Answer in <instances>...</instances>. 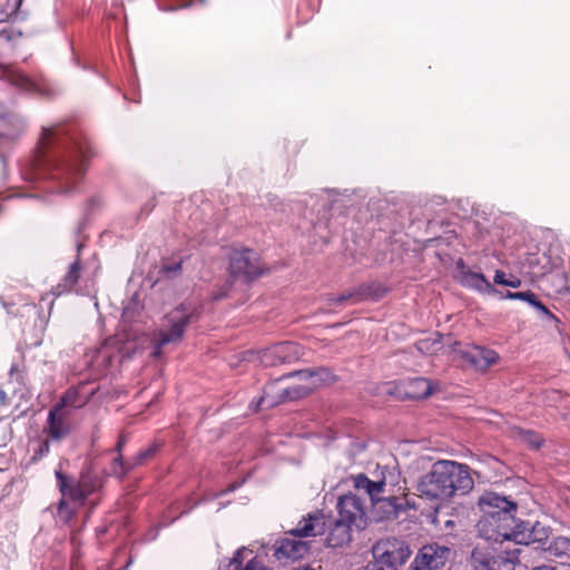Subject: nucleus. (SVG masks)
Masks as SVG:
<instances>
[{"label": "nucleus", "instance_id": "4c0bfd02", "mask_svg": "<svg viewBox=\"0 0 570 570\" xmlns=\"http://www.w3.org/2000/svg\"><path fill=\"white\" fill-rule=\"evenodd\" d=\"M127 443V436L126 435H121L116 444V451L120 454L122 448L125 446V444Z\"/></svg>", "mask_w": 570, "mask_h": 570}, {"label": "nucleus", "instance_id": "7c9ffc66", "mask_svg": "<svg viewBox=\"0 0 570 570\" xmlns=\"http://www.w3.org/2000/svg\"><path fill=\"white\" fill-rule=\"evenodd\" d=\"M67 501H69L67 498H63L60 500L58 505V517L60 520H62L65 523L69 522L73 515V510L69 508Z\"/></svg>", "mask_w": 570, "mask_h": 570}, {"label": "nucleus", "instance_id": "4468645a", "mask_svg": "<svg viewBox=\"0 0 570 570\" xmlns=\"http://www.w3.org/2000/svg\"><path fill=\"white\" fill-rule=\"evenodd\" d=\"M338 518L340 520L347 522L356 528H363L364 521V509L361 500L354 494H345L338 499L337 502Z\"/></svg>", "mask_w": 570, "mask_h": 570}, {"label": "nucleus", "instance_id": "6ab92c4d", "mask_svg": "<svg viewBox=\"0 0 570 570\" xmlns=\"http://www.w3.org/2000/svg\"><path fill=\"white\" fill-rule=\"evenodd\" d=\"M325 530H328L326 544L332 548L343 547L352 540V528L354 525L340 519L332 520L325 517Z\"/></svg>", "mask_w": 570, "mask_h": 570}, {"label": "nucleus", "instance_id": "f704fd0d", "mask_svg": "<svg viewBox=\"0 0 570 570\" xmlns=\"http://www.w3.org/2000/svg\"><path fill=\"white\" fill-rule=\"evenodd\" d=\"M50 451V444L48 440H45L40 442L38 449L33 450V458L35 459H41L45 455H47Z\"/></svg>", "mask_w": 570, "mask_h": 570}, {"label": "nucleus", "instance_id": "79ce46f5", "mask_svg": "<svg viewBox=\"0 0 570 570\" xmlns=\"http://www.w3.org/2000/svg\"><path fill=\"white\" fill-rule=\"evenodd\" d=\"M4 397V392L0 391V399Z\"/></svg>", "mask_w": 570, "mask_h": 570}, {"label": "nucleus", "instance_id": "9b49d317", "mask_svg": "<svg viewBox=\"0 0 570 570\" xmlns=\"http://www.w3.org/2000/svg\"><path fill=\"white\" fill-rule=\"evenodd\" d=\"M302 356L303 347L293 342H281L259 352V361L264 366L294 363Z\"/></svg>", "mask_w": 570, "mask_h": 570}, {"label": "nucleus", "instance_id": "b1692460", "mask_svg": "<svg viewBox=\"0 0 570 570\" xmlns=\"http://www.w3.org/2000/svg\"><path fill=\"white\" fill-rule=\"evenodd\" d=\"M90 393H82L79 389H69L61 399V406L79 409L88 403Z\"/></svg>", "mask_w": 570, "mask_h": 570}, {"label": "nucleus", "instance_id": "ddd939ff", "mask_svg": "<svg viewBox=\"0 0 570 570\" xmlns=\"http://www.w3.org/2000/svg\"><path fill=\"white\" fill-rule=\"evenodd\" d=\"M229 268L235 277H243L244 279H252L262 274L257 262V254L248 248L232 253Z\"/></svg>", "mask_w": 570, "mask_h": 570}, {"label": "nucleus", "instance_id": "5701e85b", "mask_svg": "<svg viewBox=\"0 0 570 570\" xmlns=\"http://www.w3.org/2000/svg\"><path fill=\"white\" fill-rule=\"evenodd\" d=\"M80 277V261L77 258L69 267V271L61 279V282L52 288L53 296H60L65 293H69L73 286L77 284Z\"/></svg>", "mask_w": 570, "mask_h": 570}, {"label": "nucleus", "instance_id": "2eb2a0df", "mask_svg": "<svg viewBox=\"0 0 570 570\" xmlns=\"http://www.w3.org/2000/svg\"><path fill=\"white\" fill-rule=\"evenodd\" d=\"M439 385L425 377H410L400 382L399 393L406 399L421 400L430 396Z\"/></svg>", "mask_w": 570, "mask_h": 570}, {"label": "nucleus", "instance_id": "1a4fd4ad", "mask_svg": "<svg viewBox=\"0 0 570 570\" xmlns=\"http://www.w3.org/2000/svg\"><path fill=\"white\" fill-rule=\"evenodd\" d=\"M373 559L394 563L399 567L404 564L412 554L410 546L406 541L387 537L376 541L372 547Z\"/></svg>", "mask_w": 570, "mask_h": 570}, {"label": "nucleus", "instance_id": "cd10ccee", "mask_svg": "<svg viewBox=\"0 0 570 570\" xmlns=\"http://www.w3.org/2000/svg\"><path fill=\"white\" fill-rule=\"evenodd\" d=\"M419 352L424 354H432L438 351V348L441 347V343L438 340L433 338H424L420 340L415 344Z\"/></svg>", "mask_w": 570, "mask_h": 570}, {"label": "nucleus", "instance_id": "58836bf2", "mask_svg": "<svg viewBox=\"0 0 570 570\" xmlns=\"http://www.w3.org/2000/svg\"><path fill=\"white\" fill-rule=\"evenodd\" d=\"M180 268H181V263H175L173 265L167 266L165 269H166V273L170 274V273H177L178 271H180Z\"/></svg>", "mask_w": 570, "mask_h": 570}, {"label": "nucleus", "instance_id": "39448f33", "mask_svg": "<svg viewBox=\"0 0 570 570\" xmlns=\"http://www.w3.org/2000/svg\"><path fill=\"white\" fill-rule=\"evenodd\" d=\"M325 524V515L322 512L308 513L295 529L287 532V537L277 542L275 550L277 559L303 558L309 551V543L305 539L324 534Z\"/></svg>", "mask_w": 570, "mask_h": 570}, {"label": "nucleus", "instance_id": "ea45409f", "mask_svg": "<svg viewBox=\"0 0 570 570\" xmlns=\"http://www.w3.org/2000/svg\"><path fill=\"white\" fill-rule=\"evenodd\" d=\"M23 0H14V4L11 7V13L10 14H14L16 17L18 16V11H19V8L21 6Z\"/></svg>", "mask_w": 570, "mask_h": 570}, {"label": "nucleus", "instance_id": "a211bd4d", "mask_svg": "<svg viewBox=\"0 0 570 570\" xmlns=\"http://www.w3.org/2000/svg\"><path fill=\"white\" fill-rule=\"evenodd\" d=\"M47 423L46 431L52 440L59 441L70 432L69 412L61 405H56L49 411Z\"/></svg>", "mask_w": 570, "mask_h": 570}, {"label": "nucleus", "instance_id": "423d86ee", "mask_svg": "<svg viewBox=\"0 0 570 570\" xmlns=\"http://www.w3.org/2000/svg\"><path fill=\"white\" fill-rule=\"evenodd\" d=\"M189 322L190 313L184 306H178L166 314L151 335V356L158 358L166 345L180 343Z\"/></svg>", "mask_w": 570, "mask_h": 570}, {"label": "nucleus", "instance_id": "f03ea898", "mask_svg": "<svg viewBox=\"0 0 570 570\" xmlns=\"http://www.w3.org/2000/svg\"><path fill=\"white\" fill-rule=\"evenodd\" d=\"M473 488L469 466L450 460L436 461L417 483L420 497L430 501H446L458 492L465 493Z\"/></svg>", "mask_w": 570, "mask_h": 570}, {"label": "nucleus", "instance_id": "412c9836", "mask_svg": "<svg viewBox=\"0 0 570 570\" xmlns=\"http://www.w3.org/2000/svg\"><path fill=\"white\" fill-rule=\"evenodd\" d=\"M159 445L157 443L150 444L148 448L140 450L130 461L124 462L122 456L118 455L114 460L112 473L117 476H122L127 470H130L137 465H141L151 459L158 451Z\"/></svg>", "mask_w": 570, "mask_h": 570}, {"label": "nucleus", "instance_id": "f257e3e1", "mask_svg": "<svg viewBox=\"0 0 570 570\" xmlns=\"http://www.w3.org/2000/svg\"><path fill=\"white\" fill-rule=\"evenodd\" d=\"M56 141H58L56 129L43 128L39 141L37 166L41 171L39 175H45L48 171L52 179L59 181V190L67 193L83 176L88 150L82 145L73 144L59 148L58 151H51L50 148Z\"/></svg>", "mask_w": 570, "mask_h": 570}, {"label": "nucleus", "instance_id": "20e7f679", "mask_svg": "<svg viewBox=\"0 0 570 570\" xmlns=\"http://www.w3.org/2000/svg\"><path fill=\"white\" fill-rule=\"evenodd\" d=\"M479 504L483 511L476 523L478 533L487 541L513 542L517 529V503L493 492L484 493Z\"/></svg>", "mask_w": 570, "mask_h": 570}, {"label": "nucleus", "instance_id": "6e6552de", "mask_svg": "<svg viewBox=\"0 0 570 570\" xmlns=\"http://www.w3.org/2000/svg\"><path fill=\"white\" fill-rule=\"evenodd\" d=\"M521 549H507L498 554L484 551L481 547L473 549L471 560L474 570H514L519 562Z\"/></svg>", "mask_w": 570, "mask_h": 570}, {"label": "nucleus", "instance_id": "c9c22d12", "mask_svg": "<svg viewBox=\"0 0 570 570\" xmlns=\"http://www.w3.org/2000/svg\"><path fill=\"white\" fill-rule=\"evenodd\" d=\"M509 277H507V274L503 271H497L493 277V282L498 285L505 286L508 283Z\"/></svg>", "mask_w": 570, "mask_h": 570}, {"label": "nucleus", "instance_id": "72a5a7b5", "mask_svg": "<svg viewBox=\"0 0 570 570\" xmlns=\"http://www.w3.org/2000/svg\"><path fill=\"white\" fill-rule=\"evenodd\" d=\"M530 305L533 306L537 311H539L547 318H549V320L556 318V316L549 311V308L541 301L538 299L537 295L534 296V298Z\"/></svg>", "mask_w": 570, "mask_h": 570}, {"label": "nucleus", "instance_id": "2f4dec72", "mask_svg": "<svg viewBox=\"0 0 570 570\" xmlns=\"http://www.w3.org/2000/svg\"><path fill=\"white\" fill-rule=\"evenodd\" d=\"M355 292H346V293H343L341 295H337V296H328L326 298V306L327 307H333V306H337V305H341L343 304L344 302H346L347 299H351L355 296Z\"/></svg>", "mask_w": 570, "mask_h": 570}, {"label": "nucleus", "instance_id": "9d476101", "mask_svg": "<svg viewBox=\"0 0 570 570\" xmlns=\"http://www.w3.org/2000/svg\"><path fill=\"white\" fill-rule=\"evenodd\" d=\"M452 551L446 546L430 543L423 546L415 556L412 570H440L450 560Z\"/></svg>", "mask_w": 570, "mask_h": 570}, {"label": "nucleus", "instance_id": "c85d7f7f", "mask_svg": "<svg viewBox=\"0 0 570 570\" xmlns=\"http://www.w3.org/2000/svg\"><path fill=\"white\" fill-rule=\"evenodd\" d=\"M20 36L21 32H14L12 29L0 30V53L7 48H11L10 43Z\"/></svg>", "mask_w": 570, "mask_h": 570}, {"label": "nucleus", "instance_id": "f8f14e48", "mask_svg": "<svg viewBox=\"0 0 570 570\" xmlns=\"http://www.w3.org/2000/svg\"><path fill=\"white\" fill-rule=\"evenodd\" d=\"M58 488L63 498L79 505L94 492L95 485L88 478H81L79 481L68 479L61 470H56Z\"/></svg>", "mask_w": 570, "mask_h": 570}, {"label": "nucleus", "instance_id": "f3484780", "mask_svg": "<svg viewBox=\"0 0 570 570\" xmlns=\"http://www.w3.org/2000/svg\"><path fill=\"white\" fill-rule=\"evenodd\" d=\"M458 278L462 286L474 289L481 294L492 295L499 293L482 273L472 272L466 268L462 261L458 262Z\"/></svg>", "mask_w": 570, "mask_h": 570}, {"label": "nucleus", "instance_id": "aec40b11", "mask_svg": "<svg viewBox=\"0 0 570 570\" xmlns=\"http://www.w3.org/2000/svg\"><path fill=\"white\" fill-rule=\"evenodd\" d=\"M463 358L476 370L485 371L499 361V354L494 350L475 345L463 353Z\"/></svg>", "mask_w": 570, "mask_h": 570}, {"label": "nucleus", "instance_id": "4be33fe9", "mask_svg": "<svg viewBox=\"0 0 570 570\" xmlns=\"http://www.w3.org/2000/svg\"><path fill=\"white\" fill-rule=\"evenodd\" d=\"M1 78L12 86L26 92H40V85L26 73L11 67H4L1 71Z\"/></svg>", "mask_w": 570, "mask_h": 570}, {"label": "nucleus", "instance_id": "a19ab883", "mask_svg": "<svg viewBox=\"0 0 570 570\" xmlns=\"http://www.w3.org/2000/svg\"><path fill=\"white\" fill-rule=\"evenodd\" d=\"M532 570H556V569L552 566L543 564V566L534 567Z\"/></svg>", "mask_w": 570, "mask_h": 570}, {"label": "nucleus", "instance_id": "473e14b6", "mask_svg": "<svg viewBox=\"0 0 570 570\" xmlns=\"http://www.w3.org/2000/svg\"><path fill=\"white\" fill-rule=\"evenodd\" d=\"M365 570H399V567L394 566V563L373 559V561L366 566Z\"/></svg>", "mask_w": 570, "mask_h": 570}, {"label": "nucleus", "instance_id": "c756f323", "mask_svg": "<svg viewBox=\"0 0 570 570\" xmlns=\"http://www.w3.org/2000/svg\"><path fill=\"white\" fill-rule=\"evenodd\" d=\"M534 296H535V294L531 291H527V292H509L508 291L500 297L502 299L523 301V302L531 304Z\"/></svg>", "mask_w": 570, "mask_h": 570}, {"label": "nucleus", "instance_id": "393cba45", "mask_svg": "<svg viewBox=\"0 0 570 570\" xmlns=\"http://www.w3.org/2000/svg\"><path fill=\"white\" fill-rule=\"evenodd\" d=\"M543 550L553 557H570V539L567 537H556Z\"/></svg>", "mask_w": 570, "mask_h": 570}, {"label": "nucleus", "instance_id": "dca6fc26", "mask_svg": "<svg viewBox=\"0 0 570 570\" xmlns=\"http://www.w3.org/2000/svg\"><path fill=\"white\" fill-rule=\"evenodd\" d=\"M550 531L547 527L541 525L537 522L531 529H527L523 522H517V529L513 534V543L519 546H530L532 543H539L540 548L547 546Z\"/></svg>", "mask_w": 570, "mask_h": 570}, {"label": "nucleus", "instance_id": "a878e982", "mask_svg": "<svg viewBox=\"0 0 570 570\" xmlns=\"http://www.w3.org/2000/svg\"><path fill=\"white\" fill-rule=\"evenodd\" d=\"M242 553L243 550L238 549L230 560V566H236L234 570H265L262 561H259L257 558L250 559L244 567H242Z\"/></svg>", "mask_w": 570, "mask_h": 570}, {"label": "nucleus", "instance_id": "bb28decb", "mask_svg": "<svg viewBox=\"0 0 570 570\" xmlns=\"http://www.w3.org/2000/svg\"><path fill=\"white\" fill-rule=\"evenodd\" d=\"M519 438L521 442H523L524 444L529 445L532 449H539L543 443V439L540 434L529 430L520 431Z\"/></svg>", "mask_w": 570, "mask_h": 570}, {"label": "nucleus", "instance_id": "0eeeda50", "mask_svg": "<svg viewBox=\"0 0 570 570\" xmlns=\"http://www.w3.org/2000/svg\"><path fill=\"white\" fill-rule=\"evenodd\" d=\"M396 475L393 471H382V478L379 480H370L365 474L360 473L353 478L354 487L357 490H364L373 501L387 503L392 511L395 513L399 507V499L391 495L386 499H381V494L386 492L387 487H394Z\"/></svg>", "mask_w": 570, "mask_h": 570}, {"label": "nucleus", "instance_id": "e433bc0d", "mask_svg": "<svg viewBox=\"0 0 570 570\" xmlns=\"http://www.w3.org/2000/svg\"><path fill=\"white\" fill-rule=\"evenodd\" d=\"M505 286L512 287V288H518L521 286V279L515 276H511V277H509Z\"/></svg>", "mask_w": 570, "mask_h": 570}, {"label": "nucleus", "instance_id": "7ed1b4c3", "mask_svg": "<svg viewBox=\"0 0 570 570\" xmlns=\"http://www.w3.org/2000/svg\"><path fill=\"white\" fill-rule=\"evenodd\" d=\"M333 381L334 375L326 367L291 372L268 383L258 404L273 407L285 401L298 400Z\"/></svg>", "mask_w": 570, "mask_h": 570}]
</instances>
